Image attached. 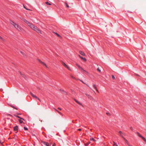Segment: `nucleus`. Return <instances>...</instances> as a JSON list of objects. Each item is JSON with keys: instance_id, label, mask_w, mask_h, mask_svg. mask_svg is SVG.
I'll return each instance as SVG.
<instances>
[{"instance_id": "1", "label": "nucleus", "mask_w": 146, "mask_h": 146, "mask_svg": "<svg viewBox=\"0 0 146 146\" xmlns=\"http://www.w3.org/2000/svg\"><path fill=\"white\" fill-rule=\"evenodd\" d=\"M31 29L36 31L38 33L41 34V31L36 26H35L31 24L29 26Z\"/></svg>"}, {"instance_id": "2", "label": "nucleus", "mask_w": 146, "mask_h": 146, "mask_svg": "<svg viewBox=\"0 0 146 146\" xmlns=\"http://www.w3.org/2000/svg\"><path fill=\"white\" fill-rule=\"evenodd\" d=\"M76 65L78 67L79 69L81 70V72L82 73H84V72H87L86 70H84L83 68L82 67L80 66L78 64H76Z\"/></svg>"}, {"instance_id": "3", "label": "nucleus", "mask_w": 146, "mask_h": 146, "mask_svg": "<svg viewBox=\"0 0 146 146\" xmlns=\"http://www.w3.org/2000/svg\"><path fill=\"white\" fill-rule=\"evenodd\" d=\"M15 27L19 31H21L22 29V28L17 24L15 25Z\"/></svg>"}, {"instance_id": "4", "label": "nucleus", "mask_w": 146, "mask_h": 146, "mask_svg": "<svg viewBox=\"0 0 146 146\" xmlns=\"http://www.w3.org/2000/svg\"><path fill=\"white\" fill-rule=\"evenodd\" d=\"M23 21L27 24L29 26L31 25V23H30L29 21L27 20L26 19H23Z\"/></svg>"}, {"instance_id": "5", "label": "nucleus", "mask_w": 146, "mask_h": 146, "mask_svg": "<svg viewBox=\"0 0 146 146\" xmlns=\"http://www.w3.org/2000/svg\"><path fill=\"white\" fill-rule=\"evenodd\" d=\"M41 142L42 143H43L46 146H49V144L48 143L42 141H41Z\"/></svg>"}, {"instance_id": "6", "label": "nucleus", "mask_w": 146, "mask_h": 146, "mask_svg": "<svg viewBox=\"0 0 146 146\" xmlns=\"http://www.w3.org/2000/svg\"><path fill=\"white\" fill-rule=\"evenodd\" d=\"M62 64L65 67L67 68L68 70H70V67H68L64 62H62Z\"/></svg>"}, {"instance_id": "7", "label": "nucleus", "mask_w": 146, "mask_h": 146, "mask_svg": "<svg viewBox=\"0 0 146 146\" xmlns=\"http://www.w3.org/2000/svg\"><path fill=\"white\" fill-rule=\"evenodd\" d=\"M38 60L41 64H42L43 65L45 66L46 68H48L46 65L44 63L42 62V61H41L39 59H38Z\"/></svg>"}, {"instance_id": "8", "label": "nucleus", "mask_w": 146, "mask_h": 146, "mask_svg": "<svg viewBox=\"0 0 146 146\" xmlns=\"http://www.w3.org/2000/svg\"><path fill=\"white\" fill-rule=\"evenodd\" d=\"M119 135L121 137L123 138L124 137H123V135H125L124 133H123L121 131H119Z\"/></svg>"}, {"instance_id": "9", "label": "nucleus", "mask_w": 146, "mask_h": 146, "mask_svg": "<svg viewBox=\"0 0 146 146\" xmlns=\"http://www.w3.org/2000/svg\"><path fill=\"white\" fill-rule=\"evenodd\" d=\"M78 56L80 57V58L82 60H83L85 62L86 61V60L85 58H83V57H82L81 56H80L79 55Z\"/></svg>"}, {"instance_id": "10", "label": "nucleus", "mask_w": 146, "mask_h": 146, "mask_svg": "<svg viewBox=\"0 0 146 146\" xmlns=\"http://www.w3.org/2000/svg\"><path fill=\"white\" fill-rule=\"evenodd\" d=\"M14 130L15 131H17L18 129V127L17 125H16L14 127Z\"/></svg>"}, {"instance_id": "11", "label": "nucleus", "mask_w": 146, "mask_h": 146, "mask_svg": "<svg viewBox=\"0 0 146 146\" xmlns=\"http://www.w3.org/2000/svg\"><path fill=\"white\" fill-rule=\"evenodd\" d=\"M93 88L96 90L98 92H99V91L97 89V88L96 87V85L95 84H93Z\"/></svg>"}, {"instance_id": "12", "label": "nucleus", "mask_w": 146, "mask_h": 146, "mask_svg": "<svg viewBox=\"0 0 146 146\" xmlns=\"http://www.w3.org/2000/svg\"><path fill=\"white\" fill-rule=\"evenodd\" d=\"M79 53L81 54L83 56H85V54L82 51H80Z\"/></svg>"}, {"instance_id": "13", "label": "nucleus", "mask_w": 146, "mask_h": 146, "mask_svg": "<svg viewBox=\"0 0 146 146\" xmlns=\"http://www.w3.org/2000/svg\"><path fill=\"white\" fill-rule=\"evenodd\" d=\"M10 23L12 25H13L14 26H15V25H16L17 24L15 23L13 21L10 20Z\"/></svg>"}, {"instance_id": "14", "label": "nucleus", "mask_w": 146, "mask_h": 146, "mask_svg": "<svg viewBox=\"0 0 146 146\" xmlns=\"http://www.w3.org/2000/svg\"><path fill=\"white\" fill-rule=\"evenodd\" d=\"M90 143L91 142L90 141H88V142L84 143V145L85 146H87L88 145L90 144Z\"/></svg>"}, {"instance_id": "15", "label": "nucleus", "mask_w": 146, "mask_h": 146, "mask_svg": "<svg viewBox=\"0 0 146 146\" xmlns=\"http://www.w3.org/2000/svg\"><path fill=\"white\" fill-rule=\"evenodd\" d=\"M123 139L125 141L126 143H127L128 145L129 144H128V141L126 139H125V137L123 138Z\"/></svg>"}, {"instance_id": "16", "label": "nucleus", "mask_w": 146, "mask_h": 146, "mask_svg": "<svg viewBox=\"0 0 146 146\" xmlns=\"http://www.w3.org/2000/svg\"><path fill=\"white\" fill-rule=\"evenodd\" d=\"M137 134L141 138H142L143 137V136H142V135H141L140 134V133L138 132H137Z\"/></svg>"}, {"instance_id": "17", "label": "nucleus", "mask_w": 146, "mask_h": 146, "mask_svg": "<svg viewBox=\"0 0 146 146\" xmlns=\"http://www.w3.org/2000/svg\"><path fill=\"white\" fill-rule=\"evenodd\" d=\"M54 110L59 114H60L61 115H62V114L59 111H58V110H57L56 109L54 108Z\"/></svg>"}, {"instance_id": "18", "label": "nucleus", "mask_w": 146, "mask_h": 146, "mask_svg": "<svg viewBox=\"0 0 146 146\" xmlns=\"http://www.w3.org/2000/svg\"><path fill=\"white\" fill-rule=\"evenodd\" d=\"M90 140L91 141H93L94 142H95L96 140L93 137H91L90 138Z\"/></svg>"}, {"instance_id": "19", "label": "nucleus", "mask_w": 146, "mask_h": 146, "mask_svg": "<svg viewBox=\"0 0 146 146\" xmlns=\"http://www.w3.org/2000/svg\"><path fill=\"white\" fill-rule=\"evenodd\" d=\"M19 121L20 123H23V124L25 123H24V122L23 121L21 120V119L19 120Z\"/></svg>"}, {"instance_id": "20", "label": "nucleus", "mask_w": 146, "mask_h": 146, "mask_svg": "<svg viewBox=\"0 0 146 146\" xmlns=\"http://www.w3.org/2000/svg\"><path fill=\"white\" fill-rule=\"evenodd\" d=\"M65 5L68 8L69 7L68 5V4L66 2H65Z\"/></svg>"}, {"instance_id": "21", "label": "nucleus", "mask_w": 146, "mask_h": 146, "mask_svg": "<svg viewBox=\"0 0 146 146\" xmlns=\"http://www.w3.org/2000/svg\"><path fill=\"white\" fill-rule=\"evenodd\" d=\"M20 73L21 75L23 77H24V78H25V76L23 74H22L21 73V72H20Z\"/></svg>"}, {"instance_id": "22", "label": "nucleus", "mask_w": 146, "mask_h": 146, "mask_svg": "<svg viewBox=\"0 0 146 146\" xmlns=\"http://www.w3.org/2000/svg\"><path fill=\"white\" fill-rule=\"evenodd\" d=\"M76 102L79 105L83 106V105L80 102H78V101H76Z\"/></svg>"}, {"instance_id": "23", "label": "nucleus", "mask_w": 146, "mask_h": 146, "mask_svg": "<svg viewBox=\"0 0 146 146\" xmlns=\"http://www.w3.org/2000/svg\"><path fill=\"white\" fill-rule=\"evenodd\" d=\"M85 94L89 98H92V97L89 95L87 94Z\"/></svg>"}, {"instance_id": "24", "label": "nucleus", "mask_w": 146, "mask_h": 146, "mask_svg": "<svg viewBox=\"0 0 146 146\" xmlns=\"http://www.w3.org/2000/svg\"><path fill=\"white\" fill-rule=\"evenodd\" d=\"M30 94L31 95V96L34 98L35 96L33 94L32 92H30Z\"/></svg>"}, {"instance_id": "25", "label": "nucleus", "mask_w": 146, "mask_h": 146, "mask_svg": "<svg viewBox=\"0 0 146 146\" xmlns=\"http://www.w3.org/2000/svg\"><path fill=\"white\" fill-rule=\"evenodd\" d=\"M46 4H47V5H51V4L50 3H48V2H46Z\"/></svg>"}, {"instance_id": "26", "label": "nucleus", "mask_w": 146, "mask_h": 146, "mask_svg": "<svg viewBox=\"0 0 146 146\" xmlns=\"http://www.w3.org/2000/svg\"><path fill=\"white\" fill-rule=\"evenodd\" d=\"M143 140L145 142H146V139H145V138L144 137H143V138H142Z\"/></svg>"}, {"instance_id": "27", "label": "nucleus", "mask_w": 146, "mask_h": 146, "mask_svg": "<svg viewBox=\"0 0 146 146\" xmlns=\"http://www.w3.org/2000/svg\"><path fill=\"white\" fill-rule=\"evenodd\" d=\"M98 71L100 73L101 72V70L99 69V68H98L97 69Z\"/></svg>"}, {"instance_id": "28", "label": "nucleus", "mask_w": 146, "mask_h": 146, "mask_svg": "<svg viewBox=\"0 0 146 146\" xmlns=\"http://www.w3.org/2000/svg\"><path fill=\"white\" fill-rule=\"evenodd\" d=\"M56 34V35L59 37H61V36L59 35L58 34V33H55Z\"/></svg>"}, {"instance_id": "29", "label": "nucleus", "mask_w": 146, "mask_h": 146, "mask_svg": "<svg viewBox=\"0 0 146 146\" xmlns=\"http://www.w3.org/2000/svg\"><path fill=\"white\" fill-rule=\"evenodd\" d=\"M24 130H28V128L27 127H24Z\"/></svg>"}, {"instance_id": "30", "label": "nucleus", "mask_w": 146, "mask_h": 146, "mask_svg": "<svg viewBox=\"0 0 146 146\" xmlns=\"http://www.w3.org/2000/svg\"><path fill=\"white\" fill-rule=\"evenodd\" d=\"M112 79H115V76H113V75H112Z\"/></svg>"}, {"instance_id": "31", "label": "nucleus", "mask_w": 146, "mask_h": 146, "mask_svg": "<svg viewBox=\"0 0 146 146\" xmlns=\"http://www.w3.org/2000/svg\"><path fill=\"white\" fill-rule=\"evenodd\" d=\"M15 116L18 118H20V119H21V117H20V116H19L17 115V116Z\"/></svg>"}, {"instance_id": "32", "label": "nucleus", "mask_w": 146, "mask_h": 146, "mask_svg": "<svg viewBox=\"0 0 146 146\" xmlns=\"http://www.w3.org/2000/svg\"><path fill=\"white\" fill-rule=\"evenodd\" d=\"M23 6H24V8L26 10H30V9H27V8H26V7H25L24 5H23Z\"/></svg>"}, {"instance_id": "33", "label": "nucleus", "mask_w": 146, "mask_h": 146, "mask_svg": "<svg viewBox=\"0 0 146 146\" xmlns=\"http://www.w3.org/2000/svg\"><path fill=\"white\" fill-rule=\"evenodd\" d=\"M71 77L73 79H75V80H76V78L75 77H74L73 76H71Z\"/></svg>"}, {"instance_id": "34", "label": "nucleus", "mask_w": 146, "mask_h": 146, "mask_svg": "<svg viewBox=\"0 0 146 146\" xmlns=\"http://www.w3.org/2000/svg\"><path fill=\"white\" fill-rule=\"evenodd\" d=\"M34 98H35L37 99H38V98L36 96L34 97Z\"/></svg>"}, {"instance_id": "35", "label": "nucleus", "mask_w": 146, "mask_h": 146, "mask_svg": "<svg viewBox=\"0 0 146 146\" xmlns=\"http://www.w3.org/2000/svg\"><path fill=\"white\" fill-rule=\"evenodd\" d=\"M56 145V144L55 143H54L53 144L52 146H55Z\"/></svg>"}, {"instance_id": "36", "label": "nucleus", "mask_w": 146, "mask_h": 146, "mask_svg": "<svg viewBox=\"0 0 146 146\" xmlns=\"http://www.w3.org/2000/svg\"><path fill=\"white\" fill-rule=\"evenodd\" d=\"M0 39H1L2 40H3V38L2 37H1V36H0Z\"/></svg>"}, {"instance_id": "37", "label": "nucleus", "mask_w": 146, "mask_h": 146, "mask_svg": "<svg viewBox=\"0 0 146 146\" xmlns=\"http://www.w3.org/2000/svg\"><path fill=\"white\" fill-rule=\"evenodd\" d=\"M58 109L60 110H62V109L60 108H58Z\"/></svg>"}, {"instance_id": "38", "label": "nucleus", "mask_w": 146, "mask_h": 146, "mask_svg": "<svg viewBox=\"0 0 146 146\" xmlns=\"http://www.w3.org/2000/svg\"><path fill=\"white\" fill-rule=\"evenodd\" d=\"M60 90L62 91V92H64V93H66V92H65L63 90Z\"/></svg>"}, {"instance_id": "39", "label": "nucleus", "mask_w": 146, "mask_h": 146, "mask_svg": "<svg viewBox=\"0 0 146 146\" xmlns=\"http://www.w3.org/2000/svg\"><path fill=\"white\" fill-rule=\"evenodd\" d=\"M130 129H131V130H133V128L132 127H130Z\"/></svg>"}, {"instance_id": "40", "label": "nucleus", "mask_w": 146, "mask_h": 146, "mask_svg": "<svg viewBox=\"0 0 146 146\" xmlns=\"http://www.w3.org/2000/svg\"><path fill=\"white\" fill-rule=\"evenodd\" d=\"M78 130L79 131H81V129H78Z\"/></svg>"}, {"instance_id": "41", "label": "nucleus", "mask_w": 146, "mask_h": 146, "mask_svg": "<svg viewBox=\"0 0 146 146\" xmlns=\"http://www.w3.org/2000/svg\"><path fill=\"white\" fill-rule=\"evenodd\" d=\"M3 91V90L2 89H0V91Z\"/></svg>"}, {"instance_id": "42", "label": "nucleus", "mask_w": 146, "mask_h": 146, "mask_svg": "<svg viewBox=\"0 0 146 146\" xmlns=\"http://www.w3.org/2000/svg\"><path fill=\"white\" fill-rule=\"evenodd\" d=\"M38 100L40 102H41V100H40L38 98Z\"/></svg>"}, {"instance_id": "43", "label": "nucleus", "mask_w": 146, "mask_h": 146, "mask_svg": "<svg viewBox=\"0 0 146 146\" xmlns=\"http://www.w3.org/2000/svg\"><path fill=\"white\" fill-rule=\"evenodd\" d=\"M21 119H22V120H23V121H25L24 119L23 118H21Z\"/></svg>"}, {"instance_id": "44", "label": "nucleus", "mask_w": 146, "mask_h": 146, "mask_svg": "<svg viewBox=\"0 0 146 146\" xmlns=\"http://www.w3.org/2000/svg\"><path fill=\"white\" fill-rule=\"evenodd\" d=\"M135 74L137 76H139V75L137 74Z\"/></svg>"}, {"instance_id": "45", "label": "nucleus", "mask_w": 146, "mask_h": 146, "mask_svg": "<svg viewBox=\"0 0 146 146\" xmlns=\"http://www.w3.org/2000/svg\"><path fill=\"white\" fill-rule=\"evenodd\" d=\"M74 101L76 102V101H77V100H76V99H74Z\"/></svg>"}, {"instance_id": "46", "label": "nucleus", "mask_w": 146, "mask_h": 146, "mask_svg": "<svg viewBox=\"0 0 146 146\" xmlns=\"http://www.w3.org/2000/svg\"><path fill=\"white\" fill-rule=\"evenodd\" d=\"M74 101L76 102V101H77V100H76V99H74Z\"/></svg>"}, {"instance_id": "47", "label": "nucleus", "mask_w": 146, "mask_h": 146, "mask_svg": "<svg viewBox=\"0 0 146 146\" xmlns=\"http://www.w3.org/2000/svg\"><path fill=\"white\" fill-rule=\"evenodd\" d=\"M21 53H22V54H23V52H22V51H21Z\"/></svg>"}, {"instance_id": "48", "label": "nucleus", "mask_w": 146, "mask_h": 146, "mask_svg": "<svg viewBox=\"0 0 146 146\" xmlns=\"http://www.w3.org/2000/svg\"><path fill=\"white\" fill-rule=\"evenodd\" d=\"M80 80V81H81V82H83V81L81 80Z\"/></svg>"}, {"instance_id": "49", "label": "nucleus", "mask_w": 146, "mask_h": 146, "mask_svg": "<svg viewBox=\"0 0 146 146\" xmlns=\"http://www.w3.org/2000/svg\"><path fill=\"white\" fill-rule=\"evenodd\" d=\"M13 108H14L15 109L17 110V109L16 108H15V107H13Z\"/></svg>"}, {"instance_id": "50", "label": "nucleus", "mask_w": 146, "mask_h": 146, "mask_svg": "<svg viewBox=\"0 0 146 146\" xmlns=\"http://www.w3.org/2000/svg\"><path fill=\"white\" fill-rule=\"evenodd\" d=\"M9 116H12V115H10V114H9Z\"/></svg>"}, {"instance_id": "51", "label": "nucleus", "mask_w": 146, "mask_h": 146, "mask_svg": "<svg viewBox=\"0 0 146 146\" xmlns=\"http://www.w3.org/2000/svg\"><path fill=\"white\" fill-rule=\"evenodd\" d=\"M128 146H131L129 145H128Z\"/></svg>"}, {"instance_id": "52", "label": "nucleus", "mask_w": 146, "mask_h": 146, "mask_svg": "<svg viewBox=\"0 0 146 146\" xmlns=\"http://www.w3.org/2000/svg\"><path fill=\"white\" fill-rule=\"evenodd\" d=\"M108 113H107V115H108Z\"/></svg>"}, {"instance_id": "53", "label": "nucleus", "mask_w": 146, "mask_h": 146, "mask_svg": "<svg viewBox=\"0 0 146 146\" xmlns=\"http://www.w3.org/2000/svg\"><path fill=\"white\" fill-rule=\"evenodd\" d=\"M82 83H84V84H85V83H84V82H82Z\"/></svg>"}, {"instance_id": "54", "label": "nucleus", "mask_w": 146, "mask_h": 146, "mask_svg": "<svg viewBox=\"0 0 146 146\" xmlns=\"http://www.w3.org/2000/svg\"><path fill=\"white\" fill-rule=\"evenodd\" d=\"M114 143V145H115V143Z\"/></svg>"}]
</instances>
